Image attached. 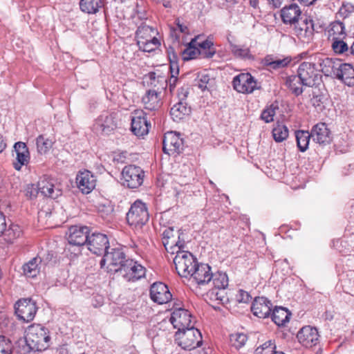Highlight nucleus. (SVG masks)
<instances>
[{
  "label": "nucleus",
  "instance_id": "obj_47",
  "mask_svg": "<svg viewBox=\"0 0 354 354\" xmlns=\"http://www.w3.org/2000/svg\"><path fill=\"white\" fill-rule=\"evenodd\" d=\"M212 81L213 80L211 79L209 75L205 72L199 73L197 78L196 79V85L202 91L208 89L209 86L211 84Z\"/></svg>",
  "mask_w": 354,
  "mask_h": 354
},
{
  "label": "nucleus",
  "instance_id": "obj_25",
  "mask_svg": "<svg viewBox=\"0 0 354 354\" xmlns=\"http://www.w3.org/2000/svg\"><path fill=\"white\" fill-rule=\"evenodd\" d=\"M192 45L197 46L201 55L203 57L211 58L216 53L214 43L210 39L203 40L201 36L198 35L192 39Z\"/></svg>",
  "mask_w": 354,
  "mask_h": 354
},
{
  "label": "nucleus",
  "instance_id": "obj_10",
  "mask_svg": "<svg viewBox=\"0 0 354 354\" xmlns=\"http://www.w3.org/2000/svg\"><path fill=\"white\" fill-rule=\"evenodd\" d=\"M88 249L97 255L104 254V257L109 254V239L106 235L101 233H93L86 242Z\"/></svg>",
  "mask_w": 354,
  "mask_h": 354
},
{
  "label": "nucleus",
  "instance_id": "obj_61",
  "mask_svg": "<svg viewBox=\"0 0 354 354\" xmlns=\"http://www.w3.org/2000/svg\"><path fill=\"white\" fill-rule=\"evenodd\" d=\"M268 1L274 8L280 7L283 3V0H268Z\"/></svg>",
  "mask_w": 354,
  "mask_h": 354
},
{
  "label": "nucleus",
  "instance_id": "obj_36",
  "mask_svg": "<svg viewBox=\"0 0 354 354\" xmlns=\"http://www.w3.org/2000/svg\"><path fill=\"white\" fill-rule=\"evenodd\" d=\"M286 84L291 92L297 96L303 93V86H305L297 75L288 77L286 80Z\"/></svg>",
  "mask_w": 354,
  "mask_h": 354
},
{
  "label": "nucleus",
  "instance_id": "obj_4",
  "mask_svg": "<svg viewBox=\"0 0 354 354\" xmlns=\"http://www.w3.org/2000/svg\"><path fill=\"white\" fill-rule=\"evenodd\" d=\"M175 253L176 255L174 259V263L178 274L183 277H189L198 263L196 259L187 251L176 250Z\"/></svg>",
  "mask_w": 354,
  "mask_h": 354
},
{
  "label": "nucleus",
  "instance_id": "obj_24",
  "mask_svg": "<svg viewBox=\"0 0 354 354\" xmlns=\"http://www.w3.org/2000/svg\"><path fill=\"white\" fill-rule=\"evenodd\" d=\"M313 141L319 144H327L330 141V131L325 123L315 124L310 131Z\"/></svg>",
  "mask_w": 354,
  "mask_h": 354
},
{
  "label": "nucleus",
  "instance_id": "obj_2",
  "mask_svg": "<svg viewBox=\"0 0 354 354\" xmlns=\"http://www.w3.org/2000/svg\"><path fill=\"white\" fill-rule=\"evenodd\" d=\"M49 333V330L44 326L32 324L28 328L26 336L28 342L40 353L50 346L51 338Z\"/></svg>",
  "mask_w": 354,
  "mask_h": 354
},
{
  "label": "nucleus",
  "instance_id": "obj_63",
  "mask_svg": "<svg viewBox=\"0 0 354 354\" xmlns=\"http://www.w3.org/2000/svg\"><path fill=\"white\" fill-rule=\"evenodd\" d=\"M149 77L151 80V84H153V86H156V84H155V80H156V74L155 73H149Z\"/></svg>",
  "mask_w": 354,
  "mask_h": 354
},
{
  "label": "nucleus",
  "instance_id": "obj_39",
  "mask_svg": "<svg viewBox=\"0 0 354 354\" xmlns=\"http://www.w3.org/2000/svg\"><path fill=\"white\" fill-rule=\"evenodd\" d=\"M295 137L299 150L301 152L306 151L308 148L310 139L312 138L310 133L307 131H297L295 132Z\"/></svg>",
  "mask_w": 354,
  "mask_h": 354
},
{
  "label": "nucleus",
  "instance_id": "obj_27",
  "mask_svg": "<svg viewBox=\"0 0 354 354\" xmlns=\"http://www.w3.org/2000/svg\"><path fill=\"white\" fill-rule=\"evenodd\" d=\"M291 62L290 57H279L268 55L264 59V64L270 69H280L289 65Z\"/></svg>",
  "mask_w": 354,
  "mask_h": 354
},
{
  "label": "nucleus",
  "instance_id": "obj_52",
  "mask_svg": "<svg viewBox=\"0 0 354 354\" xmlns=\"http://www.w3.org/2000/svg\"><path fill=\"white\" fill-rule=\"evenodd\" d=\"M197 55H201L199 50L196 46L192 45V41L189 42V46L183 51L184 59L189 60L194 59Z\"/></svg>",
  "mask_w": 354,
  "mask_h": 354
},
{
  "label": "nucleus",
  "instance_id": "obj_7",
  "mask_svg": "<svg viewBox=\"0 0 354 354\" xmlns=\"http://www.w3.org/2000/svg\"><path fill=\"white\" fill-rule=\"evenodd\" d=\"M30 193V197H36L37 194L41 193V195L46 197L55 199L62 194V189L55 186L52 180L44 178L39 180L37 187L35 188L33 185L31 188L27 190V194Z\"/></svg>",
  "mask_w": 354,
  "mask_h": 354
},
{
  "label": "nucleus",
  "instance_id": "obj_13",
  "mask_svg": "<svg viewBox=\"0 0 354 354\" xmlns=\"http://www.w3.org/2000/svg\"><path fill=\"white\" fill-rule=\"evenodd\" d=\"M163 151L168 155L180 153L183 149V142L180 134L174 131L165 133L162 140Z\"/></svg>",
  "mask_w": 354,
  "mask_h": 354
},
{
  "label": "nucleus",
  "instance_id": "obj_14",
  "mask_svg": "<svg viewBox=\"0 0 354 354\" xmlns=\"http://www.w3.org/2000/svg\"><path fill=\"white\" fill-rule=\"evenodd\" d=\"M151 124L146 118V113L142 110L133 112L131 118V131L137 136H144L149 133Z\"/></svg>",
  "mask_w": 354,
  "mask_h": 354
},
{
  "label": "nucleus",
  "instance_id": "obj_33",
  "mask_svg": "<svg viewBox=\"0 0 354 354\" xmlns=\"http://www.w3.org/2000/svg\"><path fill=\"white\" fill-rule=\"evenodd\" d=\"M28 339L25 336L19 339L16 343V351L18 354H38L37 349L28 342Z\"/></svg>",
  "mask_w": 354,
  "mask_h": 354
},
{
  "label": "nucleus",
  "instance_id": "obj_3",
  "mask_svg": "<svg viewBox=\"0 0 354 354\" xmlns=\"http://www.w3.org/2000/svg\"><path fill=\"white\" fill-rule=\"evenodd\" d=\"M175 342L183 349L190 351L202 345V335L197 328H188L176 333Z\"/></svg>",
  "mask_w": 354,
  "mask_h": 354
},
{
  "label": "nucleus",
  "instance_id": "obj_41",
  "mask_svg": "<svg viewBox=\"0 0 354 354\" xmlns=\"http://www.w3.org/2000/svg\"><path fill=\"white\" fill-rule=\"evenodd\" d=\"M212 280L216 289L224 290L228 286V277L225 272H217L216 273L213 274Z\"/></svg>",
  "mask_w": 354,
  "mask_h": 354
},
{
  "label": "nucleus",
  "instance_id": "obj_53",
  "mask_svg": "<svg viewBox=\"0 0 354 354\" xmlns=\"http://www.w3.org/2000/svg\"><path fill=\"white\" fill-rule=\"evenodd\" d=\"M275 346L271 341L265 342L261 346L257 348L254 354H274L277 352L274 351Z\"/></svg>",
  "mask_w": 354,
  "mask_h": 354
},
{
  "label": "nucleus",
  "instance_id": "obj_51",
  "mask_svg": "<svg viewBox=\"0 0 354 354\" xmlns=\"http://www.w3.org/2000/svg\"><path fill=\"white\" fill-rule=\"evenodd\" d=\"M12 348L11 341L3 335L0 336V354H11Z\"/></svg>",
  "mask_w": 354,
  "mask_h": 354
},
{
  "label": "nucleus",
  "instance_id": "obj_28",
  "mask_svg": "<svg viewBox=\"0 0 354 354\" xmlns=\"http://www.w3.org/2000/svg\"><path fill=\"white\" fill-rule=\"evenodd\" d=\"M337 79L351 86L354 85V68L350 64L342 63Z\"/></svg>",
  "mask_w": 354,
  "mask_h": 354
},
{
  "label": "nucleus",
  "instance_id": "obj_64",
  "mask_svg": "<svg viewBox=\"0 0 354 354\" xmlns=\"http://www.w3.org/2000/svg\"><path fill=\"white\" fill-rule=\"evenodd\" d=\"M301 3L304 4L305 6H309L313 4L315 0H298Z\"/></svg>",
  "mask_w": 354,
  "mask_h": 354
},
{
  "label": "nucleus",
  "instance_id": "obj_49",
  "mask_svg": "<svg viewBox=\"0 0 354 354\" xmlns=\"http://www.w3.org/2000/svg\"><path fill=\"white\" fill-rule=\"evenodd\" d=\"M247 336L244 333H234L232 334L230 337V343L232 346L239 349L243 346L247 342Z\"/></svg>",
  "mask_w": 354,
  "mask_h": 354
},
{
  "label": "nucleus",
  "instance_id": "obj_16",
  "mask_svg": "<svg viewBox=\"0 0 354 354\" xmlns=\"http://www.w3.org/2000/svg\"><path fill=\"white\" fill-rule=\"evenodd\" d=\"M297 338L303 346L312 348L319 343V335L316 328L306 326L297 333Z\"/></svg>",
  "mask_w": 354,
  "mask_h": 354
},
{
  "label": "nucleus",
  "instance_id": "obj_37",
  "mask_svg": "<svg viewBox=\"0 0 354 354\" xmlns=\"http://www.w3.org/2000/svg\"><path fill=\"white\" fill-rule=\"evenodd\" d=\"M272 133L274 141L281 142L288 137L289 131L286 125L282 123L277 122L272 129Z\"/></svg>",
  "mask_w": 354,
  "mask_h": 354
},
{
  "label": "nucleus",
  "instance_id": "obj_62",
  "mask_svg": "<svg viewBox=\"0 0 354 354\" xmlns=\"http://www.w3.org/2000/svg\"><path fill=\"white\" fill-rule=\"evenodd\" d=\"M6 143L3 137L0 135V153L6 149Z\"/></svg>",
  "mask_w": 354,
  "mask_h": 354
},
{
  "label": "nucleus",
  "instance_id": "obj_35",
  "mask_svg": "<svg viewBox=\"0 0 354 354\" xmlns=\"http://www.w3.org/2000/svg\"><path fill=\"white\" fill-rule=\"evenodd\" d=\"M102 6V0H80V2L81 10L88 14L96 13Z\"/></svg>",
  "mask_w": 354,
  "mask_h": 354
},
{
  "label": "nucleus",
  "instance_id": "obj_26",
  "mask_svg": "<svg viewBox=\"0 0 354 354\" xmlns=\"http://www.w3.org/2000/svg\"><path fill=\"white\" fill-rule=\"evenodd\" d=\"M142 102L145 109L157 110L161 105L160 94L154 90H149L142 97Z\"/></svg>",
  "mask_w": 354,
  "mask_h": 354
},
{
  "label": "nucleus",
  "instance_id": "obj_31",
  "mask_svg": "<svg viewBox=\"0 0 354 354\" xmlns=\"http://www.w3.org/2000/svg\"><path fill=\"white\" fill-rule=\"evenodd\" d=\"M291 313L283 307H276L272 314V321L278 326H283L289 322Z\"/></svg>",
  "mask_w": 354,
  "mask_h": 354
},
{
  "label": "nucleus",
  "instance_id": "obj_54",
  "mask_svg": "<svg viewBox=\"0 0 354 354\" xmlns=\"http://www.w3.org/2000/svg\"><path fill=\"white\" fill-rule=\"evenodd\" d=\"M236 299L239 303L248 304L251 301L252 297L248 292L239 290L236 295Z\"/></svg>",
  "mask_w": 354,
  "mask_h": 354
},
{
  "label": "nucleus",
  "instance_id": "obj_29",
  "mask_svg": "<svg viewBox=\"0 0 354 354\" xmlns=\"http://www.w3.org/2000/svg\"><path fill=\"white\" fill-rule=\"evenodd\" d=\"M111 119L108 112L102 114L94 124L97 133L109 136L111 132Z\"/></svg>",
  "mask_w": 354,
  "mask_h": 354
},
{
  "label": "nucleus",
  "instance_id": "obj_46",
  "mask_svg": "<svg viewBox=\"0 0 354 354\" xmlns=\"http://www.w3.org/2000/svg\"><path fill=\"white\" fill-rule=\"evenodd\" d=\"M230 50L236 57L244 59L249 58L250 56L249 48L240 45L230 44Z\"/></svg>",
  "mask_w": 354,
  "mask_h": 354
},
{
  "label": "nucleus",
  "instance_id": "obj_15",
  "mask_svg": "<svg viewBox=\"0 0 354 354\" xmlns=\"http://www.w3.org/2000/svg\"><path fill=\"white\" fill-rule=\"evenodd\" d=\"M234 88L241 93H251L257 88V82L250 73H241L233 80Z\"/></svg>",
  "mask_w": 354,
  "mask_h": 354
},
{
  "label": "nucleus",
  "instance_id": "obj_50",
  "mask_svg": "<svg viewBox=\"0 0 354 354\" xmlns=\"http://www.w3.org/2000/svg\"><path fill=\"white\" fill-rule=\"evenodd\" d=\"M331 46L334 52L337 54H342L348 50L346 43L343 41V39H340L339 37L332 40Z\"/></svg>",
  "mask_w": 354,
  "mask_h": 354
},
{
  "label": "nucleus",
  "instance_id": "obj_44",
  "mask_svg": "<svg viewBox=\"0 0 354 354\" xmlns=\"http://www.w3.org/2000/svg\"><path fill=\"white\" fill-rule=\"evenodd\" d=\"M137 44L140 50L150 53L157 49L160 46V42L159 39L156 37L149 41H138Z\"/></svg>",
  "mask_w": 354,
  "mask_h": 354
},
{
  "label": "nucleus",
  "instance_id": "obj_22",
  "mask_svg": "<svg viewBox=\"0 0 354 354\" xmlns=\"http://www.w3.org/2000/svg\"><path fill=\"white\" fill-rule=\"evenodd\" d=\"M272 304L264 297H259L254 300L251 310L253 314L259 318L268 317L271 312Z\"/></svg>",
  "mask_w": 354,
  "mask_h": 354
},
{
  "label": "nucleus",
  "instance_id": "obj_21",
  "mask_svg": "<svg viewBox=\"0 0 354 354\" xmlns=\"http://www.w3.org/2000/svg\"><path fill=\"white\" fill-rule=\"evenodd\" d=\"M14 151L16 153L15 160L13 161V167L20 171L22 166L27 165L30 160V152L26 145L23 142H17L14 145Z\"/></svg>",
  "mask_w": 354,
  "mask_h": 354
},
{
  "label": "nucleus",
  "instance_id": "obj_20",
  "mask_svg": "<svg viewBox=\"0 0 354 354\" xmlns=\"http://www.w3.org/2000/svg\"><path fill=\"white\" fill-rule=\"evenodd\" d=\"M89 236V229L86 226H71L68 230V241L71 245H83Z\"/></svg>",
  "mask_w": 354,
  "mask_h": 354
},
{
  "label": "nucleus",
  "instance_id": "obj_30",
  "mask_svg": "<svg viewBox=\"0 0 354 354\" xmlns=\"http://www.w3.org/2000/svg\"><path fill=\"white\" fill-rule=\"evenodd\" d=\"M190 113V108L186 104L179 102L174 104L170 110V114L174 121L179 122Z\"/></svg>",
  "mask_w": 354,
  "mask_h": 354
},
{
  "label": "nucleus",
  "instance_id": "obj_18",
  "mask_svg": "<svg viewBox=\"0 0 354 354\" xmlns=\"http://www.w3.org/2000/svg\"><path fill=\"white\" fill-rule=\"evenodd\" d=\"M151 299L159 304H167L171 301L172 295L168 287L162 282H156L150 288Z\"/></svg>",
  "mask_w": 354,
  "mask_h": 354
},
{
  "label": "nucleus",
  "instance_id": "obj_56",
  "mask_svg": "<svg viewBox=\"0 0 354 354\" xmlns=\"http://www.w3.org/2000/svg\"><path fill=\"white\" fill-rule=\"evenodd\" d=\"M115 4V9H118V5H121L120 8L124 9V7L129 8L131 5L130 3L133 2V4H137V0H112V2Z\"/></svg>",
  "mask_w": 354,
  "mask_h": 354
},
{
  "label": "nucleus",
  "instance_id": "obj_59",
  "mask_svg": "<svg viewBox=\"0 0 354 354\" xmlns=\"http://www.w3.org/2000/svg\"><path fill=\"white\" fill-rule=\"evenodd\" d=\"M170 69H171V77L169 80V85L170 90H171L176 86V83L177 82V75H175L173 73L174 72H173V66H171Z\"/></svg>",
  "mask_w": 354,
  "mask_h": 354
},
{
  "label": "nucleus",
  "instance_id": "obj_6",
  "mask_svg": "<svg viewBox=\"0 0 354 354\" xmlns=\"http://www.w3.org/2000/svg\"><path fill=\"white\" fill-rule=\"evenodd\" d=\"M121 183L130 189L139 187L143 183L144 171L138 166L129 165L121 172Z\"/></svg>",
  "mask_w": 354,
  "mask_h": 354
},
{
  "label": "nucleus",
  "instance_id": "obj_32",
  "mask_svg": "<svg viewBox=\"0 0 354 354\" xmlns=\"http://www.w3.org/2000/svg\"><path fill=\"white\" fill-rule=\"evenodd\" d=\"M137 42L140 41H149L156 38V30L147 25H141L136 30Z\"/></svg>",
  "mask_w": 354,
  "mask_h": 354
},
{
  "label": "nucleus",
  "instance_id": "obj_45",
  "mask_svg": "<svg viewBox=\"0 0 354 354\" xmlns=\"http://www.w3.org/2000/svg\"><path fill=\"white\" fill-rule=\"evenodd\" d=\"M278 109L279 106L277 103L271 104L262 111L261 118L266 123L272 122L274 120V116Z\"/></svg>",
  "mask_w": 354,
  "mask_h": 354
},
{
  "label": "nucleus",
  "instance_id": "obj_40",
  "mask_svg": "<svg viewBox=\"0 0 354 354\" xmlns=\"http://www.w3.org/2000/svg\"><path fill=\"white\" fill-rule=\"evenodd\" d=\"M329 37L331 40L335 38L344 39L346 36L345 27L342 22L335 21L331 24V27L328 31Z\"/></svg>",
  "mask_w": 354,
  "mask_h": 354
},
{
  "label": "nucleus",
  "instance_id": "obj_12",
  "mask_svg": "<svg viewBox=\"0 0 354 354\" xmlns=\"http://www.w3.org/2000/svg\"><path fill=\"white\" fill-rule=\"evenodd\" d=\"M297 75L305 86H313L319 77L318 69L315 67V64L304 62L299 66Z\"/></svg>",
  "mask_w": 354,
  "mask_h": 354
},
{
  "label": "nucleus",
  "instance_id": "obj_11",
  "mask_svg": "<svg viewBox=\"0 0 354 354\" xmlns=\"http://www.w3.org/2000/svg\"><path fill=\"white\" fill-rule=\"evenodd\" d=\"M170 322L178 331L194 327L191 313L186 309L178 308L173 311Z\"/></svg>",
  "mask_w": 354,
  "mask_h": 354
},
{
  "label": "nucleus",
  "instance_id": "obj_5",
  "mask_svg": "<svg viewBox=\"0 0 354 354\" xmlns=\"http://www.w3.org/2000/svg\"><path fill=\"white\" fill-rule=\"evenodd\" d=\"M149 214L145 203L141 201H135L127 214V220L130 225L141 227L149 221Z\"/></svg>",
  "mask_w": 354,
  "mask_h": 354
},
{
  "label": "nucleus",
  "instance_id": "obj_57",
  "mask_svg": "<svg viewBox=\"0 0 354 354\" xmlns=\"http://www.w3.org/2000/svg\"><path fill=\"white\" fill-rule=\"evenodd\" d=\"M127 158V151H115L113 153V160L118 162L123 163Z\"/></svg>",
  "mask_w": 354,
  "mask_h": 354
},
{
  "label": "nucleus",
  "instance_id": "obj_9",
  "mask_svg": "<svg viewBox=\"0 0 354 354\" xmlns=\"http://www.w3.org/2000/svg\"><path fill=\"white\" fill-rule=\"evenodd\" d=\"M183 234L179 230L174 231V227H169L162 233V244L165 250L174 254L176 250H181L185 246V241L181 239Z\"/></svg>",
  "mask_w": 354,
  "mask_h": 354
},
{
  "label": "nucleus",
  "instance_id": "obj_60",
  "mask_svg": "<svg viewBox=\"0 0 354 354\" xmlns=\"http://www.w3.org/2000/svg\"><path fill=\"white\" fill-rule=\"evenodd\" d=\"M218 289H213L211 291L212 295H214L216 300L223 301V295H222V292L217 290Z\"/></svg>",
  "mask_w": 354,
  "mask_h": 354
},
{
  "label": "nucleus",
  "instance_id": "obj_17",
  "mask_svg": "<svg viewBox=\"0 0 354 354\" xmlns=\"http://www.w3.org/2000/svg\"><path fill=\"white\" fill-rule=\"evenodd\" d=\"M189 277L198 286H201L212 281L213 273L208 264L198 263Z\"/></svg>",
  "mask_w": 354,
  "mask_h": 354
},
{
  "label": "nucleus",
  "instance_id": "obj_1",
  "mask_svg": "<svg viewBox=\"0 0 354 354\" xmlns=\"http://www.w3.org/2000/svg\"><path fill=\"white\" fill-rule=\"evenodd\" d=\"M147 270L138 261L127 257L122 248L112 249V275L113 279L136 282L145 277Z\"/></svg>",
  "mask_w": 354,
  "mask_h": 354
},
{
  "label": "nucleus",
  "instance_id": "obj_42",
  "mask_svg": "<svg viewBox=\"0 0 354 354\" xmlns=\"http://www.w3.org/2000/svg\"><path fill=\"white\" fill-rule=\"evenodd\" d=\"M36 145L38 153H46L53 146V141L43 135L39 136L36 139Z\"/></svg>",
  "mask_w": 354,
  "mask_h": 354
},
{
  "label": "nucleus",
  "instance_id": "obj_48",
  "mask_svg": "<svg viewBox=\"0 0 354 354\" xmlns=\"http://www.w3.org/2000/svg\"><path fill=\"white\" fill-rule=\"evenodd\" d=\"M333 59L329 57L319 58L317 64L319 67V71H322L326 76H329L332 71V64Z\"/></svg>",
  "mask_w": 354,
  "mask_h": 354
},
{
  "label": "nucleus",
  "instance_id": "obj_55",
  "mask_svg": "<svg viewBox=\"0 0 354 354\" xmlns=\"http://www.w3.org/2000/svg\"><path fill=\"white\" fill-rule=\"evenodd\" d=\"M342 64V62L337 59H333V64L331 66L332 71L331 74H329L328 77H333L337 78L338 75H339V69L341 68V66Z\"/></svg>",
  "mask_w": 354,
  "mask_h": 354
},
{
  "label": "nucleus",
  "instance_id": "obj_19",
  "mask_svg": "<svg viewBox=\"0 0 354 354\" xmlns=\"http://www.w3.org/2000/svg\"><path fill=\"white\" fill-rule=\"evenodd\" d=\"M76 184L83 194H89L95 187L96 178L88 170L79 171L76 176Z\"/></svg>",
  "mask_w": 354,
  "mask_h": 354
},
{
  "label": "nucleus",
  "instance_id": "obj_23",
  "mask_svg": "<svg viewBox=\"0 0 354 354\" xmlns=\"http://www.w3.org/2000/svg\"><path fill=\"white\" fill-rule=\"evenodd\" d=\"M301 11L296 3H291L281 10L282 21L286 24H296L298 23Z\"/></svg>",
  "mask_w": 354,
  "mask_h": 354
},
{
  "label": "nucleus",
  "instance_id": "obj_38",
  "mask_svg": "<svg viewBox=\"0 0 354 354\" xmlns=\"http://www.w3.org/2000/svg\"><path fill=\"white\" fill-rule=\"evenodd\" d=\"M313 31L314 24L312 19L306 18L299 27L295 26V32L300 37H308L313 35Z\"/></svg>",
  "mask_w": 354,
  "mask_h": 354
},
{
  "label": "nucleus",
  "instance_id": "obj_34",
  "mask_svg": "<svg viewBox=\"0 0 354 354\" xmlns=\"http://www.w3.org/2000/svg\"><path fill=\"white\" fill-rule=\"evenodd\" d=\"M41 261V259L39 257L32 258L23 266L24 274L28 277H36L39 272V264Z\"/></svg>",
  "mask_w": 354,
  "mask_h": 354
},
{
  "label": "nucleus",
  "instance_id": "obj_43",
  "mask_svg": "<svg viewBox=\"0 0 354 354\" xmlns=\"http://www.w3.org/2000/svg\"><path fill=\"white\" fill-rule=\"evenodd\" d=\"M5 239L8 243H12L14 241L21 236L22 230L17 225H11L10 227L4 232Z\"/></svg>",
  "mask_w": 354,
  "mask_h": 354
},
{
  "label": "nucleus",
  "instance_id": "obj_8",
  "mask_svg": "<svg viewBox=\"0 0 354 354\" xmlns=\"http://www.w3.org/2000/svg\"><path fill=\"white\" fill-rule=\"evenodd\" d=\"M15 310L19 319L29 322L34 319L37 307L36 302L31 298H22L15 303Z\"/></svg>",
  "mask_w": 354,
  "mask_h": 354
},
{
  "label": "nucleus",
  "instance_id": "obj_58",
  "mask_svg": "<svg viewBox=\"0 0 354 354\" xmlns=\"http://www.w3.org/2000/svg\"><path fill=\"white\" fill-rule=\"evenodd\" d=\"M6 229V217L2 212H0V236L4 233Z\"/></svg>",
  "mask_w": 354,
  "mask_h": 354
}]
</instances>
